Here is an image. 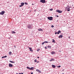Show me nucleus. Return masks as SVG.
<instances>
[{"label": "nucleus", "instance_id": "4", "mask_svg": "<svg viewBox=\"0 0 74 74\" xmlns=\"http://www.w3.org/2000/svg\"><path fill=\"white\" fill-rule=\"evenodd\" d=\"M4 13H5V11H2L1 12H0V15H4Z\"/></svg>", "mask_w": 74, "mask_h": 74}, {"label": "nucleus", "instance_id": "44", "mask_svg": "<svg viewBox=\"0 0 74 74\" xmlns=\"http://www.w3.org/2000/svg\"><path fill=\"white\" fill-rule=\"evenodd\" d=\"M34 5V4H32V5Z\"/></svg>", "mask_w": 74, "mask_h": 74}, {"label": "nucleus", "instance_id": "40", "mask_svg": "<svg viewBox=\"0 0 74 74\" xmlns=\"http://www.w3.org/2000/svg\"><path fill=\"white\" fill-rule=\"evenodd\" d=\"M16 74H19H19H18V73H16Z\"/></svg>", "mask_w": 74, "mask_h": 74}, {"label": "nucleus", "instance_id": "9", "mask_svg": "<svg viewBox=\"0 0 74 74\" xmlns=\"http://www.w3.org/2000/svg\"><path fill=\"white\" fill-rule=\"evenodd\" d=\"M28 48H29V49L30 51H31V52H33V51L32 49V48H30L29 47H28Z\"/></svg>", "mask_w": 74, "mask_h": 74}, {"label": "nucleus", "instance_id": "23", "mask_svg": "<svg viewBox=\"0 0 74 74\" xmlns=\"http://www.w3.org/2000/svg\"><path fill=\"white\" fill-rule=\"evenodd\" d=\"M48 48H50V49H51V46H47Z\"/></svg>", "mask_w": 74, "mask_h": 74}, {"label": "nucleus", "instance_id": "33", "mask_svg": "<svg viewBox=\"0 0 74 74\" xmlns=\"http://www.w3.org/2000/svg\"><path fill=\"white\" fill-rule=\"evenodd\" d=\"M19 74H23V73H19Z\"/></svg>", "mask_w": 74, "mask_h": 74}, {"label": "nucleus", "instance_id": "13", "mask_svg": "<svg viewBox=\"0 0 74 74\" xmlns=\"http://www.w3.org/2000/svg\"><path fill=\"white\" fill-rule=\"evenodd\" d=\"M63 37V36L61 35H60V36L58 37V38H62Z\"/></svg>", "mask_w": 74, "mask_h": 74}, {"label": "nucleus", "instance_id": "27", "mask_svg": "<svg viewBox=\"0 0 74 74\" xmlns=\"http://www.w3.org/2000/svg\"><path fill=\"white\" fill-rule=\"evenodd\" d=\"M34 62H37V60H34Z\"/></svg>", "mask_w": 74, "mask_h": 74}, {"label": "nucleus", "instance_id": "31", "mask_svg": "<svg viewBox=\"0 0 74 74\" xmlns=\"http://www.w3.org/2000/svg\"><path fill=\"white\" fill-rule=\"evenodd\" d=\"M54 27V26L53 25H52L51 26V27L53 28V27Z\"/></svg>", "mask_w": 74, "mask_h": 74}, {"label": "nucleus", "instance_id": "11", "mask_svg": "<svg viewBox=\"0 0 74 74\" xmlns=\"http://www.w3.org/2000/svg\"><path fill=\"white\" fill-rule=\"evenodd\" d=\"M38 31H40V32L43 31V30L42 29H38Z\"/></svg>", "mask_w": 74, "mask_h": 74}, {"label": "nucleus", "instance_id": "2", "mask_svg": "<svg viewBox=\"0 0 74 74\" xmlns=\"http://www.w3.org/2000/svg\"><path fill=\"white\" fill-rule=\"evenodd\" d=\"M53 18V17H47V18L50 21H52V18Z\"/></svg>", "mask_w": 74, "mask_h": 74}, {"label": "nucleus", "instance_id": "16", "mask_svg": "<svg viewBox=\"0 0 74 74\" xmlns=\"http://www.w3.org/2000/svg\"><path fill=\"white\" fill-rule=\"evenodd\" d=\"M30 70H34V67H32L30 68Z\"/></svg>", "mask_w": 74, "mask_h": 74}, {"label": "nucleus", "instance_id": "26", "mask_svg": "<svg viewBox=\"0 0 74 74\" xmlns=\"http://www.w3.org/2000/svg\"><path fill=\"white\" fill-rule=\"evenodd\" d=\"M45 43H48V42H47V41H45L44 42Z\"/></svg>", "mask_w": 74, "mask_h": 74}, {"label": "nucleus", "instance_id": "35", "mask_svg": "<svg viewBox=\"0 0 74 74\" xmlns=\"http://www.w3.org/2000/svg\"><path fill=\"white\" fill-rule=\"evenodd\" d=\"M33 72H32L31 73V74H33Z\"/></svg>", "mask_w": 74, "mask_h": 74}, {"label": "nucleus", "instance_id": "21", "mask_svg": "<svg viewBox=\"0 0 74 74\" xmlns=\"http://www.w3.org/2000/svg\"><path fill=\"white\" fill-rule=\"evenodd\" d=\"M9 55H11L12 54V52L11 51H10V52H9Z\"/></svg>", "mask_w": 74, "mask_h": 74}, {"label": "nucleus", "instance_id": "14", "mask_svg": "<svg viewBox=\"0 0 74 74\" xmlns=\"http://www.w3.org/2000/svg\"><path fill=\"white\" fill-rule=\"evenodd\" d=\"M61 33V31L59 30L57 32V34H59V33Z\"/></svg>", "mask_w": 74, "mask_h": 74}, {"label": "nucleus", "instance_id": "42", "mask_svg": "<svg viewBox=\"0 0 74 74\" xmlns=\"http://www.w3.org/2000/svg\"><path fill=\"white\" fill-rule=\"evenodd\" d=\"M9 39H10V38H9Z\"/></svg>", "mask_w": 74, "mask_h": 74}, {"label": "nucleus", "instance_id": "46", "mask_svg": "<svg viewBox=\"0 0 74 74\" xmlns=\"http://www.w3.org/2000/svg\"><path fill=\"white\" fill-rule=\"evenodd\" d=\"M69 38H70V37H69Z\"/></svg>", "mask_w": 74, "mask_h": 74}, {"label": "nucleus", "instance_id": "25", "mask_svg": "<svg viewBox=\"0 0 74 74\" xmlns=\"http://www.w3.org/2000/svg\"><path fill=\"white\" fill-rule=\"evenodd\" d=\"M40 50V49H38L37 50V51L38 52Z\"/></svg>", "mask_w": 74, "mask_h": 74}, {"label": "nucleus", "instance_id": "5", "mask_svg": "<svg viewBox=\"0 0 74 74\" xmlns=\"http://www.w3.org/2000/svg\"><path fill=\"white\" fill-rule=\"evenodd\" d=\"M40 2L42 3H46L45 0H40Z\"/></svg>", "mask_w": 74, "mask_h": 74}, {"label": "nucleus", "instance_id": "30", "mask_svg": "<svg viewBox=\"0 0 74 74\" xmlns=\"http://www.w3.org/2000/svg\"><path fill=\"white\" fill-rule=\"evenodd\" d=\"M61 67V66L60 65H59L58 66H57V67Z\"/></svg>", "mask_w": 74, "mask_h": 74}, {"label": "nucleus", "instance_id": "8", "mask_svg": "<svg viewBox=\"0 0 74 74\" xmlns=\"http://www.w3.org/2000/svg\"><path fill=\"white\" fill-rule=\"evenodd\" d=\"M9 66L10 67H13V65L11 64H9Z\"/></svg>", "mask_w": 74, "mask_h": 74}, {"label": "nucleus", "instance_id": "12", "mask_svg": "<svg viewBox=\"0 0 74 74\" xmlns=\"http://www.w3.org/2000/svg\"><path fill=\"white\" fill-rule=\"evenodd\" d=\"M51 53L52 55H54V54H55V52L53 51H52Z\"/></svg>", "mask_w": 74, "mask_h": 74}, {"label": "nucleus", "instance_id": "1", "mask_svg": "<svg viewBox=\"0 0 74 74\" xmlns=\"http://www.w3.org/2000/svg\"><path fill=\"white\" fill-rule=\"evenodd\" d=\"M27 28L29 29H31L33 28V26L31 25H28L27 26Z\"/></svg>", "mask_w": 74, "mask_h": 74}, {"label": "nucleus", "instance_id": "22", "mask_svg": "<svg viewBox=\"0 0 74 74\" xmlns=\"http://www.w3.org/2000/svg\"><path fill=\"white\" fill-rule=\"evenodd\" d=\"M52 42H53V43H55V40H53V39H52Z\"/></svg>", "mask_w": 74, "mask_h": 74}, {"label": "nucleus", "instance_id": "45", "mask_svg": "<svg viewBox=\"0 0 74 74\" xmlns=\"http://www.w3.org/2000/svg\"><path fill=\"white\" fill-rule=\"evenodd\" d=\"M62 74H64V73H62Z\"/></svg>", "mask_w": 74, "mask_h": 74}, {"label": "nucleus", "instance_id": "28", "mask_svg": "<svg viewBox=\"0 0 74 74\" xmlns=\"http://www.w3.org/2000/svg\"><path fill=\"white\" fill-rule=\"evenodd\" d=\"M25 4L26 5H27L28 4V3H27L26 2L25 3Z\"/></svg>", "mask_w": 74, "mask_h": 74}, {"label": "nucleus", "instance_id": "3", "mask_svg": "<svg viewBox=\"0 0 74 74\" xmlns=\"http://www.w3.org/2000/svg\"><path fill=\"white\" fill-rule=\"evenodd\" d=\"M21 5L19 6L20 7H22V6H23V5H24V4H25V3H21Z\"/></svg>", "mask_w": 74, "mask_h": 74}, {"label": "nucleus", "instance_id": "38", "mask_svg": "<svg viewBox=\"0 0 74 74\" xmlns=\"http://www.w3.org/2000/svg\"><path fill=\"white\" fill-rule=\"evenodd\" d=\"M37 63H39V61L37 62Z\"/></svg>", "mask_w": 74, "mask_h": 74}, {"label": "nucleus", "instance_id": "10", "mask_svg": "<svg viewBox=\"0 0 74 74\" xmlns=\"http://www.w3.org/2000/svg\"><path fill=\"white\" fill-rule=\"evenodd\" d=\"M36 71H37V72H38V73H41V71H40L38 69H36Z\"/></svg>", "mask_w": 74, "mask_h": 74}, {"label": "nucleus", "instance_id": "19", "mask_svg": "<svg viewBox=\"0 0 74 74\" xmlns=\"http://www.w3.org/2000/svg\"><path fill=\"white\" fill-rule=\"evenodd\" d=\"M7 56H3V57H2L1 58H2V59H3V58H7Z\"/></svg>", "mask_w": 74, "mask_h": 74}, {"label": "nucleus", "instance_id": "37", "mask_svg": "<svg viewBox=\"0 0 74 74\" xmlns=\"http://www.w3.org/2000/svg\"><path fill=\"white\" fill-rule=\"evenodd\" d=\"M45 49H47V47H45Z\"/></svg>", "mask_w": 74, "mask_h": 74}, {"label": "nucleus", "instance_id": "7", "mask_svg": "<svg viewBox=\"0 0 74 74\" xmlns=\"http://www.w3.org/2000/svg\"><path fill=\"white\" fill-rule=\"evenodd\" d=\"M56 12H58V13H62V11L60 10H57L56 11Z\"/></svg>", "mask_w": 74, "mask_h": 74}, {"label": "nucleus", "instance_id": "24", "mask_svg": "<svg viewBox=\"0 0 74 74\" xmlns=\"http://www.w3.org/2000/svg\"><path fill=\"white\" fill-rule=\"evenodd\" d=\"M27 69H29V70H30V68L28 66H27Z\"/></svg>", "mask_w": 74, "mask_h": 74}, {"label": "nucleus", "instance_id": "34", "mask_svg": "<svg viewBox=\"0 0 74 74\" xmlns=\"http://www.w3.org/2000/svg\"><path fill=\"white\" fill-rule=\"evenodd\" d=\"M58 34V32H56L55 33V34Z\"/></svg>", "mask_w": 74, "mask_h": 74}, {"label": "nucleus", "instance_id": "20", "mask_svg": "<svg viewBox=\"0 0 74 74\" xmlns=\"http://www.w3.org/2000/svg\"><path fill=\"white\" fill-rule=\"evenodd\" d=\"M12 34H14L15 33H16V32H15L14 31H12V32H11Z\"/></svg>", "mask_w": 74, "mask_h": 74}, {"label": "nucleus", "instance_id": "6", "mask_svg": "<svg viewBox=\"0 0 74 74\" xmlns=\"http://www.w3.org/2000/svg\"><path fill=\"white\" fill-rule=\"evenodd\" d=\"M66 9L67 10V11H70V7L68 6V7H66Z\"/></svg>", "mask_w": 74, "mask_h": 74}, {"label": "nucleus", "instance_id": "15", "mask_svg": "<svg viewBox=\"0 0 74 74\" xmlns=\"http://www.w3.org/2000/svg\"><path fill=\"white\" fill-rule=\"evenodd\" d=\"M52 66L53 68H55V67H56V66L55 65H52Z\"/></svg>", "mask_w": 74, "mask_h": 74}, {"label": "nucleus", "instance_id": "39", "mask_svg": "<svg viewBox=\"0 0 74 74\" xmlns=\"http://www.w3.org/2000/svg\"><path fill=\"white\" fill-rule=\"evenodd\" d=\"M10 37H11V38H12V37L11 36H10Z\"/></svg>", "mask_w": 74, "mask_h": 74}, {"label": "nucleus", "instance_id": "36", "mask_svg": "<svg viewBox=\"0 0 74 74\" xmlns=\"http://www.w3.org/2000/svg\"><path fill=\"white\" fill-rule=\"evenodd\" d=\"M57 17H59V16L57 15Z\"/></svg>", "mask_w": 74, "mask_h": 74}, {"label": "nucleus", "instance_id": "32", "mask_svg": "<svg viewBox=\"0 0 74 74\" xmlns=\"http://www.w3.org/2000/svg\"><path fill=\"white\" fill-rule=\"evenodd\" d=\"M50 11H52L53 10V9H50Z\"/></svg>", "mask_w": 74, "mask_h": 74}, {"label": "nucleus", "instance_id": "17", "mask_svg": "<svg viewBox=\"0 0 74 74\" xmlns=\"http://www.w3.org/2000/svg\"><path fill=\"white\" fill-rule=\"evenodd\" d=\"M10 62L12 63H15V62L12 61H9Z\"/></svg>", "mask_w": 74, "mask_h": 74}, {"label": "nucleus", "instance_id": "18", "mask_svg": "<svg viewBox=\"0 0 74 74\" xmlns=\"http://www.w3.org/2000/svg\"><path fill=\"white\" fill-rule=\"evenodd\" d=\"M55 60L53 59V58H52L51 59V60H50V62H51L52 61H54Z\"/></svg>", "mask_w": 74, "mask_h": 74}, {"label": "nucleus", "instance_id": "43", "mask_svg": "<svg viewBox=\"0 0 74 74\" xmlns=\"http://www.w3.org/2000/svg\"><path fill=\"white\" fill-rule=\"evenodd\" d=\"M14 47H16L15 46H14Z\"/></svg>", "mask_w": 74, "mask_h": 74}, {"label": "nucleus", "instance_id": "41", "mask_svg": "<svg viewBox=\"0 0 74 74\" xmlns=\"http://www.w3.org/2000/svg\"><path fill=\"white\" fill-rule=\"evenodd\" d=\"M37 58H39V57H37Z\"/></svg>", "mask_w": 74, "mask_h": 74}, {"label": "nucleus", "instance_id": "29", "mask_svg": "<svg viewBox=\"0 0 74 74\" xmlns=\"http://www.w3.org/2000/svg\"><path fill=\"white\" fill-rule=\"evenodd\" d=\"M45 43V42H43L42 43V45H44V43Z\"/></svg>", "mask_w": 74, "mask_h": 74}]
</instances>
